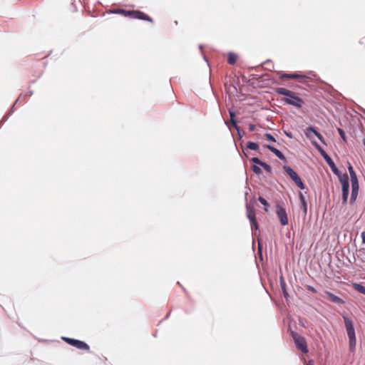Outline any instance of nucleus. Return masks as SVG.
<instances>
[{"label":"nucleus","mask_w":365,"mask_h":365,"mask_svg":"<svg viewBox=\"0 0 365 365\" xmlns=\"http://www.w3.org/2000/svg\"><path fill=\"white\" fill-rule=\"evenodd\" d=\"M276 93L285 96L283 99L285 103L292 105L297 108H301L304 103L303 99L299 97L296 93L287 88H276Z\"/></svg>","instance_id":"f257e3e1"},{"label":"nucleus","mask_w":365,"mask_h":365,"mask_svg":"<svg viewBox=\"0 0 365 365\" xmlns=\"http://www.w3.org/2000/svg\"><path fill=\"white\" fill-rule=\"evenodd\" d=\"M110 12L112 14H120L125 17H128L130 19L143 20L151 23L153 22V19L151 17L139 10H125L122 9H116L110 10Z\"/></svg>","instance_id":"f03ea898"},{"label":"nucleus","mask_w":365,"mask_h":365,"mask_svg":"<svg viewBox=\"0 0 365 365\" xmlns=\"http://www.w3.org/2000/svg\"><path fill=\"white\" fill-rule=\"evenodd\" d=\"M346 331L349 337V348L351 351L355 349L356 344V334L353 321L346 316H343Z\"/></svg>","instance_id":"7ed1b4c3"},{"label":"nucleus","mask_w":365,"mask_h":365,"mask_svg":"<svg viewBox=\"0 0 365 365\" xmlns=\"http://www.w3.org/2000/svg\"><path fill=\"white\" fill-rule=\"evenodd\" d=\"M339 177V180L341 184L342 188V203L346 204L348 199L349 191V178L347 174H344L342 175H338Z\"/></svg>","instance_id":"20e7f679"},{"label":"nucleus","mask_w":365,"mask_h":365,"mask_svg":"<svg viewBox=\"0 0 365 365\" xmlns=\"http://www.w3.org/2000/svg\"><path fill=\"white\" fill-rule=\"evenodd\" d=\"M283 169L287 173V174L290 177V178L295 182L297 187H299L302 190H304L305 188V186L302 179L292 168H291L289 166L284 165L283 167Z\"/></svg>","instance_id":"39448f33"},{"label":"nucleus","mask_w":365,"mask_h":365,"mask_svg":"<svg viewBox=\"0 0 365 365\" xmlns=\"http://www.w3.org/2000/svg\"><path fill=\"white\" fill-rule=\"evenodd\" d=\"M349 174L351 182V195L350 198V203H354L357 197L359 192V182L355 172L351 173Z\"/></svg>","instance_id":"423d86ee"},{"label":"nucleus","mask_w":365,"mask_h":365,"mask_svg":"<svg viewBox=\"0 0 365 365\" xmlns=\"http://www.w3.org/2000/svg\"><path fill=\"white\" fill-rule=\"evenodd\" d=\"M62 339L66 341L67 344L76 347L78 349L80 350H85L87 351H90L89 346L84 341H80L78 339H74L68 337H62Z\"/></svg>","instance_id":"0eeeda50"},{"label":"nucleus","mask_w":365,"mask_h":365,"mask_svg":"<svg viewBox=\"0 0 365 365\" xmlns=\"http://www.w3.org/2000/svg\"><path fill=\"white\" fill-rule=\"evenodd\" d=\"M247 210V216L250 221L252 228H255V230H258L259 226L256 220L255 216V209L253 205L250 204H247L246 205Z\"/></svg>","instance_id":"6e6552de"},{"label":"nucleus","mask_w":365,"mask_h":365,"mask_svg":"<svg viewBox=\"0 0 365 365\" xmlns=\"http://www.w3.org/2000/svg\"><path fill=\"white\" fill-rule=\"evenodd\" d=\"M292 337L297 349L301 350L303 353H307L308 349L305 339L297 333H292Z\"/></svg>","instance_id":"1a4fd4ad"},{"label":"nucleus","mask_w":365,"mask_h":365,"mask_svg":"<svg viewBox=\"0 0 365 365\" xmlns=\"http://www.w3.org/2000/svg\"><path fill=\"white\" fill-rule=\"evenodd\" d=\"M279 77L281 80L284 78H291L298 80L300 83H305L307 77L301 73H283L278 72Z\"/></svg>","instance_id":"9d476101"},{"label":"nucleus","mask_w":365,"mask_h":365,"mask_svg":"<svg viewBox=\"0 0 365 365\" xmlns=\"http://www.w3.org/2000/svg\"><path fill=\"white\" fill-rule=\"evenodd\" d=\"M276 213L282 226L288 225L289 220L286 210L282 206H281L279 204L276 205Z\"/></svg>","instance_id":"9b49d317"},{"label":"nucleus","mask_w":365,"mask_h":365,"mask_svg":"<svg viewBox=\"0 0 365 365\" xmlns=\"http://www.w3.org/2000/svg\"><path fill=\"white\" fill-rule=\"evenodd\" d=\"M324 294L327 297V298L331 302L339 304H344V301L342 299H341L340 297L334 295V294H332L331 292H330L329 291H324Z\"/></svg>","instance_id":"f8f14e48"},{"label":"nucleus","mask_w":365,"mask_h":365,"mask_svg":"<svg viewBox=\"0 0 365 365\" xmlns=\"http://www.w3.org/2000/svg\"><path fill=\"white\" fill-rule=\"evenodd\" d=\"M305 135L307 138H311L312 137V134H314V135H316L321 141L323 142V137L322 135L319 133L317 132L315 128H314L313 127H309L306 129L305 130Z\"/></svg>","instance_id":"ddd939ff"},{"label":"nucleus","mask_w":365,"mask_h":365,"mask_svg":"<svg viewBox=\"0 0 365 365\" xmlns=\"http://www.w3.org/2000/svg\"><path fill=\"white\" fill-rule=\"evenodd\" d=\"M324 160H326V162L328 163V165L331 168L332 172L334 174L339 175V170H338L337 168L336 167L334 161L331 160V158L328 155H326V156H324Z\"/></svg>","instance_id":"4468645a"},{"label":"nucleus","mask_w":365,"mask_h":365,"mask_svg":"<svg viewBox=\"0 0 365 365\" xmlns=\"http://www.w3.org/2000/svg\"><path fill=\"white\" fill-rule=\"evenodd\" d=\"M267 148L272 151L276 156H277L281 160H285L284 155L282 153L281 151H279L278 149L275 148L274 147L267 145Z\"/></svg>","instance_id":"2eb2a0df"},{"label":"nucleus","mask_w":365,"mask_h":365,"mask_svg":"<svg viewBox=\"0 0 365 365\" xmlns=\"http://www.w3.org/2000/svg\"><path fill=\"white\" fill-rule=\"evenodd\" d=\"M238 58V56L236 53L230 52L227 54V63L230 65H234Z\"/></svg>","instance_id":"dca6fc26"},{"label":"nucleus","mask_w":365,"mask_h":365,"mask_svg":"<svg viewBox=\"0 0 365 365\" xmlns=\"http://www.w3.org/2000/svg\"><path fill=\"white\" fill-rule=\"evenodd\" d=\"M299 198H300L301 203H302L301 207L303 210L304 214L307 215V202H306L305 197H304L302 193H299Z\"/></svg>","instance_id":"f3484780"},{"label":"nucleus","mask_w":365,"mask_h":365,"mask_svg":"<svg viewBox=\"0 0 365 365\" xmlns=\"http://www.w3.org/2000/svg\"><path fill=\"white\" fill-rule=\"evenodd\" d=\"M352 286L356 291L365 295V287L364 286H363L360 284H358V283H354Z\"/></svg>","instance_id":"a211bd4d"},{"label":"nucleus","mask_w":365,"mask_h":365,"mask_svg":"<svg viewBox=\"0 0 365 365\" xmlns=\"http://www.w3.org/2000/svg\"><path fill=\"white\" fill-rule=\"evenodd\" d=\"M246 148L250 150H257L259 149V145L256 143L249 141L246 145Z\"/></svg>","instance_id":"6ab92c4d"},{"label":"nucleus","mask_w":365,"mask_h":365,"mask_svg":"<svg viewBox=\"0 0 365 365\" xmlns=\"http://www.w3.org/2000/svg\"><path fill=\"white\" fill-rule=\"evenodd\" d=\"M258 200L264 206V210L265 212H268L269 204L267 201L262 197L259 196Z\"/></svg>","instance_id":"aec40b11"},{"label":"nucleus","mask_w":365,"mask_h":365,"mask_svg":"<svg viewBox=\"0 0 365 365\" xmlns=\"http://www.w3.org/2000/svg\"><path fill=\"white\" fill-rule=\"evenodd\" d=\"M230 121L232 123V124L233 125L234 127L237 128V121L235 120V113L233 112H230Z\"/></svg>","instance_id":"412c9836"},{"label":"nucleus","mask_w":365,"mask_h":365,"mask_svg":"<svg viewBox=\"0 0 365 365\" xmlns=\"http://www.w3.org/2000/svg\"><path fill=\"white\" fill-rule=\"evenodd\" d=\"M260 166H262L267 172L271 173L272 168L270 165H269L266 163L262 162V163L260 164Z\"/></svg>","instance_id":"4be33fe9"},{"label":"nucleus","mask_w":365,"mask_h":365,"mask_svg":"<svg viewBox=\"0 0 365 365\" xmlns=\"http://www.w3.org/2000/svg\"><path fill=\"white\" fill-rule=\"evenodd\" d=\"M252 170L255 173L258 174V175H259V174H261V173H262V170H261L260 168H259V167H258L257 165H252Z\"/></svg>","instance_id":"5701e85b"},{"label":"nucleus","mask_w":365,"mask_h":365,"mask_svg":"<svg viewBox=\"0 0 365 365\" xmlns=\"http://www.w3.org/2000/svg\"><path fill=\"white\" fill-rule=\"evenodd\" d=\"M264 136H265V138H266V139H267V140H269V141H272V142H275V141H276V140H275V138H274L273 137V135H272V134H270V133H266V134L264 135Z\"/></svg>","instance_id":"b1692460"},{"label":"nucleus","mask_w":365,"mask_h":365,"mask_svg":"<svg viewBox=\"0 0 365 365\" xmlns=\"http://www.w3.org/2000/svg\"><path fill=\"white\" fill-rule=\"evenodd\" d=\"M315 146L317 147V148L319 150V151L321 153L322 155L324 158V156H326V155H327L326 153V152L319 145H318L317 143H315Z\"/></svg>","instance_id":"393cba45"},{"label":"nucleus","mask_w":365,"mask_h":365,"mask_svg":"<svg viewBox=\"0 0 365 365\" xmlns=\"http://www.w3.org/2000/svg\"><path fill=\"white\" fill-rule=\"evenodd\" d=\"M306 288H307V290H309V291H310V292H312L313 293H317V289L314 287H313L312 286L307 285Z\"/></svg>","instance_id":"a878e982"},{"label":"nucleus","mask_w":365,"mask_h":365,"mask_svg":"<svg viewBox=\"0 0 365 365\" xmlns=\"http://www.w3.org/2000/svg\"><path fill=\"white\" fill-rule=\"evenodd\" d=\"M251 160H252L253 163H256V164H257V165H260V164H261V163H262V161H261L258 158H255H255H252L251 159Z\"/></svg>","instance_id":"bb28decb"},{"label":"nucleus","mask_w":365,"mask_h":365,"mask_svg":"<svg viewBox=\"0 0 365 365\" xmlns=\"http://www.w3.org/2000/svg\"><path fill=\"white\" fill-rule=\"evenodd\" d=\"M338 131H339V135H341V137L342 138H344V135H345V134H344V130H343L342 129H341V128H339V129H338Z\"/></svg>","instance_id":"cd10ccee"},{"label":"nucleus","mask_w":365,"mask_h":365,"mask_svg":"<svg viewBox=\"0 0 365 365\" xmlns=\"http://www.w3.org/2000/svg\"><path fill=\"white\" fill-rule=\"evenodd\" d=\"M255 125H253V124H250L249 125V130L250 131L252 132V131L255 130Z\"/></svg>","instance_id":"c85d7f7f"},{"label":"nucleus","mask_w":365,"mask_h":365,"mask_svg":"<svg viewBox=\"0 0 365 365\" xmlns=\"http://www.w3.org/2000/svg\"><path fill=\"white\" fill-rule=\"evenodd\" d=\"M348 170L349 173L354 172V168L350 163H349Z\"/></svg>","instance_id":"c756f323"},{"label":"nucleus","mask_w":365,"mask_h":365,"mask_svg":"<svg viewBox=\"0 0 365 365\" xmlns=\"http://www.w3.org/2000/svg\"><path fill=\"white\" fill-rule=\"evenodd\" d=\"M362 242L365 244V232L361 233Z\"/></svg>","instance_id":"7c9ffc66"},{"label":"nucleus","mask_w":365,"mask_h":365,"mask_svg":"<svg viewBox=\"0 0 365 365\" xmlns=\"http://www.w3.org/2000/svg\"><path fill=\"white\" fill-rule=\"evenodd\" d=\"M363 143H364V145L365 146V138L363 139Z\"/></svg>","instance_id":"2f4dec72"}]
</instances>
